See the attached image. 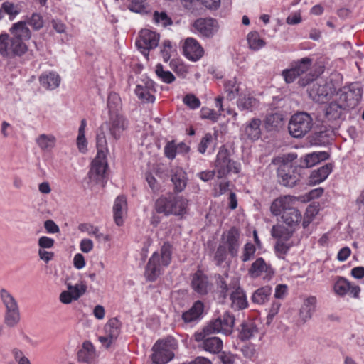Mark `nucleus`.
I'll return each mask as SVG.
<instances>
[{
  "instance_id": "f257e3e1",
  "label": "nucleus",
  "mask_w": 364,
  "mask_h": 364,
  "mask_svg": "<svg viewBox=\"0 0 364 364\" xmlns=\"http://www.w3.org/2000/svg\"><path fill=\"white\" fill-rule=\"evenodd\" d=\"M173 247L168 242H164L159 252H154L149 259L145 271V276L149 281H155L161 274L163 267L169 265L171 261Z\"/></svg>"
},
{
  "instance_id": "f03ea898",
  "label": "nucleus",
  "mask_w": 364,
  "mask_h": 364,
  "mask_svg": "<svg viewBox=\"0 0 364 364\" xmlns=\"http://www.w3.org/2000/svg\"><path fill=\"white\" fill-rule=\"evenodd\" d=\"M188 200L181 196H161L155 202V210L165 215L182 216L187 213Z\"/></svg>"
},
{
  "instance_id": "7ed1b4c3",
  "label": "nucleus",
  "mask_w": 364,
  "mask_h": 364,
  "mask_svg": "<svg viewBox=\"0 0 364 364\" xmlns=\"http://www.w3.org/2000/svg\"><path fill=\"white\" fill-rule=\"evenodd\" d=\"M235 316L229 312H225L215 319L211 320L200 332L194 334V338L197 342L204 338L205 333H222L230 335L233 330Z\"/></svg>"
},
{
  "instance_id": "20e7f679",
  "label": "nucleus",
  "mask_w": 364,
  "mask_h": 364,
  "mask_svg": "<svg viewBox=\"0 0 364 364\" xmlns=\"http://www.w3.org/2000/svg\"><path fill=\"white\" fill-rule=\"evenodd\" d=\"M363 90L358 83L344 86L337 92L336 100L346 110L356 107L362 97Z\"/></svg>"
},
{
  "instance_id": "39448f33",
  "label": "nucleus",
  "mask_w": 364,
  "mask_h": 364,
  "mask_svg": "<svg viewBox=\"0 0 364 364\" xmlns=\"http://www.w3.org/2000/svg\"><path fill=\"white\" fill-rule=\"evenodd\" d=\"M240 170V164L230 159V153L228 149L221 147L215 161V171L217 177L222 178L232 172L238 173Z\"/></svg>"
},
{
  "instance_id": "423d86ee",
  "label": "nucleus",
  "mask_w": 364,
  "mask_h": 364,
  "mask_svg": "<svg viewBox=\"0 0 364 364\" xmlns=\"http://www.w3.org/2000/svg\"><path fill=\"white\" fill-rule=\"evenodd\" d=\"M313 119L306 112H298L291 116L288 126L289 134L295 138L305 136L312 128Z\"/></svg>"
},
{
  "instance_id": "0eeeda50",
  "label": "nucleus",
  "mask_w": 364,
  "mask_h": 364,
  "mask_svg": "<svg viewBox=\"0 0 364 364\" xmlns=\"http://www.w3.org/2000/svg\"><path fill=\"white\" fill-rule=\"evenodd\" d=\"M301 166H294L289 162L282 164L277 168V176L280 184L286 187H294L301 177Z\"/></svg>"
},
{
  "instance_id": "6e6552de",
  "label": "nucleus",
  "mask_w": 364,
  "mask_h": 364,
  "mask_svg": "<svg viewBox=\"0 0 364 364\" xmlns=\"http://www.w3.org/2000/svg\"><path fill=\"white\" fill-rule=\"evenodd\" d=\"M25 43H19L8 33L0 34V55L9 58L21 56L27 51Z\"/></svg>"
},
{
  "instance_id": "1a4fd4ad",
  "label": "nucleus",
  "mask_w": 364,
  "mask_h": 364,
  "mask_svg": "<svg viewBox=\"0 0 364 364\" xmlns=\"http://www.w3.org/2000/svg\"><path fill=\"white\" fill-rule=\"evenodd\" d=\"M174 341L167 339L158 341L152 348L151 359L155 364H166L173 358V346Z\"/></svg>"
},
{
  "instance_id": "9d476101",
  "label": "nucleus",
  "mask_w": 364,
  "mask_h": 364,
  "mask_svg": "<svg viewBox=\"0 0 364 364\" xmlns=\"http://www.w3.org/2000/svg\"><path fill=\"white\" fill-rule=\"evenodd\" d=\"M159 34L149 29H143L140 32L139 38L136 41V46L141 53L148 58L150 50L158 46Z\"/></svg>"
},
{
  "instance_id": "9b49d317",
  "label": "nucleus",
  "mask_w": 364,
  "mask_h": 364,
  "mask_svg": "<svg viewBox=\"0 0 364 364\" xmlns=\"http://www.w3.org/2000/svg\"><path fill=\"white\" fill-rule=\"evenodd\" d=\"M127 119L122 114H111L109 120L102 126L109 131L114 140H119L128 127Z\"/></svg>"
},
{
  "instance_id": "f8f14e48",
  "label": "nucleus",
  "mask_w": 364,
  "mask_h": 364,
  "mask_svg": "<svg viewBox=\"0 0 364 364\" xmlns=\"http://www.w3.org/2000/svg\"><path fill=\"white\" fill-rule=\"evenodd\" d=\"M107 162L106 157L97 156L93 159L90 170L88 173L90 181L94 183L105 186L106 183V169Z\"/></svg>"
},
{
  "instance_id": "ddd939ff",
  "label": "nucleus",
  "mask_w": 364,
  "mask_h": 364,
  "mask_svg": "<svg viewBox=\"0 0 364 364\" xmlns=\"http://www.w3.org/2000/svg\"><path fill=\"white\" fill-rule=\"evenodd\" d=\"M120 328L121 323L117 318L109 319L104 327L105 334L99 336V341L106 348H109L119 336Z\"/></svg>"
},
{
  "instance_id": "4468645a",
  "label": "nucleus",
  "mask_w": 364,
  "mask_h": 364,
  "mask_svg": "<svg viewBox=\"0 0 364 364\" xmlns=\"http://www.w3.org/2000/svg\"><path fill=\"white\" fill-rule=\"evenodd\" d=\"M222 242L228 248L229 254L232 257H236L240 246L239 230L235 227L231 228L223 235Z\"/></svg>"
},
{
  "instance_id": "2eb2a0df",
  "label": "nucleus",
  "mask_w": 364,
  "mask_h": 364,
  "mask_svg": "<svg viewBox=\"0 0 364 364\" xmlns=\"http://www.w3.org/2000/svg\"><path fill=\"white\" fill-rule=\"evenodd\" d=\"M194 28L206 38L213 37L218 31L219 26L214 18H198L193 23Z\"/></svg>"
},
{
  "instance_id": "dca6fc26",
  "label": "nucleus",
  "mask_w": 364,
  "mask_h": 364,
  "mask_svg": "<svg viewBox=\"0 0 364 364\" xmlns=\"http://www.w3.org/2000/svg\"><path fill=\"white\" fill-rule=\"evenodd\" d=\"M154 82L147 77L141 80L135 89V93L138 97L146 102H154L155 97L152 92L156 91L154 87Z\"/></svg>"
},
{
  "instance_id": "f3484780",
  "label": "nucleus",
  "mask_w": 364,
  "mask_h": 364,
  "mask_svg": "<svg viewBox=\"0 0 364 364\" xmlns=\"http://www.w3.org/2000/svg\"><path fill=\"white\" fill-rule=\"evenodd\" d=\"M296 198L291 196H284L275 199L271 205V212L274 215H282L284 212H290V209H296L294 205Z\"/></svg>"
},
{
  "instance_id": "a211bd4d",
  "label": "nucleus",
  "mask_w": 364,
  "mask_h": 364,
  "mask_svg": "<svg viewBox=\"0 0 364 364\" xmlns=\"http://www.w3.org/2000/svg\"><path fill=\"white\" fill-rule=\"evenodd\" d=\"M227 279L228 275L222 276L218 274L215 276L217 291L220 298L223 300L225 299L239 284L237 279L232 280L230 282H228Z\"/></svg>"
},
{
  "instance_id": "6ab92c4d",
  "label": "nucleus",
  "mask_w": 364,
  "mask_h": 364,
  "mask_svg": "<svg viewBox=\"0 0 364 364\" xmlns=\"http://www.w3.org/2000/svg\"><path fill=\"white\" fill-rule=\"evenodd\" d=\"M183 53L191 60L196 61L203 55V49L198 42L193 38L186 39L183 46Z\"/></svg>"
},
{
  "instance_id": "aec40b11",
  "label": "nucleus",
  "mask_w": 364,
  "mask_h": 364,
  "mask_svg": "<svg viewBox=\"0 0 364 364\" xmlns=\"http://www.w3.org/2000/svg\"><path fill=\"white\" fill-rule=\"evenodd\" d=\"M261 124V119L259 118H252L245 124L244 129L242 131V136L251 141L257 140L262 134Z\"/></svg>"
},
{
  "instance_id": "412c9836",
  "label": "nucleus",
  "mask_w": 364,
  "mask_h": 364,
  "mask_svg": "<svg viewBox=\"0 0 364 364\" xmlns=\"http://www.w3.org/2000/svg\"><path fill=\"white\" fill-rule=\"evenodd\" d=\"M9 32L12 38L14 40H17L19 43H25L31 36V31L27 26L26 21H21L14 23L9 29Z\"/></svg>"
},
{
  "instance_id": "4be33fe9",
  "label": "nucleus",
  "mask_w": 364,
  "mask_h": 364,
  "mask_svg": "<svg viewBox=\"0 0 364 364\" xmlns=\"http://www.w3.org/2000/svg\"><path fill=\"white\" fill-rule=\"evenodd\" d=\"M334 291L340 296L350 294L354 298H358L360 289L358 286H351L345 278L339 277L334 284Z\"/></svg>"
},
{
  "instance_id": "5701e85b",
  "label": "nucleus",
  "mask_w": 364,
  "mask_h": 364,
  "mask_svg": "<svg viewBox=\"0 0 364 364\" xmlns=\"http://www.w3.org/2000/svg\"><path fill=\"white\" fill-rule=\"evenodd\" d=\"M317 299L314 296H309L304 300L299 310V318L304 322L310 320L316 311Z\"/></svg>"
},
{
  "instance_id": "b1692460",
  "label": "nucleus",
  "mask_w": 364,
  "mask_h": 364,
  "mask_svg": "<svg viewBox=\"0 0 364 364\" xmlns=\"http://www.w3.org/2000/svg\"><path fill=\"white\" fill-rule=\"evenodd\" d=\"M215 333H205L204 338L200 341H203L201 347L205 350L211 353H218L223 348V341L218 337H208L211 334Z\"/></svg>"
},
{
  "instance_id": "393cba45",
  "label": "nucleus",
  "mask_w": 364,
  "mask_h": 364,
  "mask_svg": "<svg viewBox=\"0 0 364 364\" xmlns=\"http://www.w3.org/2000/svg\"><path fill=\"white\" fill-rule=\"evenodd\" d=\"M191 286L198 294L201 295L206 294L209 289L208 277L201 271H197L193 275Z\"/></svg>"
},
{
  "instance_id": "a878e982",
  "label": "nucleus",
  "mask_w": 364,
  "mask_h": 364,
  "mask_svg": "<svg viewBox=\"0 0 364 364\" xmlns=\"http://www.w3.org/2000/svg\"><path fill=\"white\" fill-rule=\"evenodd\" d=\"M230 298L232 301L231 306L234 309H244L247 306L246 295L239 284L232 291H231Z\"/></svg>"
},
{
  "instance_id": "bb28decb",
  "label": "nucleus",
  "mask_w": 364,
  "mask_h": 364,
  "mask_svg": "<svg viewBox=\"0 0 364 364\" xmlns=\"http://www.w3.org/2000/svg\"><path fill=\"white\" fill-rule=\"evenodd\" d=\"M127 199L124 196H118L114 203V219L117 225L123 224V218L127 210Z\"/></svg>"
},
{
  "instance_id": "cd10ccee",
  "label": "nucleus",
  "mask_w": 364,
  "mask_h": 364,
  "mask_svg": "<svg viewBox=\"0 0 364 364\" xmlns=\"http://www.w3.org/2000/svg\"><path fill=\"white\" fill-rule=\"evenodd\" d=\"M204 306L200 301H196L188 311L182 314V319L185 323H191L198 320L203 312Z\"/></svg>"
},
{
  "instance_id": "c85d7f7f",
  "label": "nucleus",
  "mask_w": 364,
  "mask_h": 364,
  "mask_svg": "<svg viewBox=\"0 0 364 364\" xmlns=\"http://www.w3.org/2000/svg\"><path fill=\"white\" fill-rule=\"evenodd\" d=\"M171 181L176 192L184 190L187 183L186 173L181 168H175L171 170Z\"/></svg>"
},
{
  "instance_id": "c756f323",
  "label": "nucleus",
  "mask_w": 364,
  "mask_h": 364,
  "mask_svg": "<svg viewBox=\"0 0 364 364\" xmlns=\"http://www.w3.org/2000/svg\"><path fill=\"white\" fill-rule=\"evenodd\" d=\"M258 333V328L256 323L251 321H244L240 325L239 338L242 341H247Z\"/></svg>"
},
{
  "instance_id": "7c9ffc66",
  "label": "nucleus",
  "mask_w": 364,
  "mask_h": 364,
  "mask_svg": "<svg viewBox=\"0 0 364 364\" xmlns=\"http://www.w3.org/2000/svg\"><path fill=\"white\" fill-rule=\"evenodd\" d=\"M272 269L267 264L264 260L259 257L257 259L249 269V274L251 277L256 278L262 275L263 273L269 274Z\"/></svg>"
},
{
  "instance_id": "2f4dec72",
  "label": "nucleus",
  "mask_w": 364,
  "mask_h": 364,
  "mask_svg": "<svg viewBox=\"0 0 364 364\" xmlns=\"http://www.w3.org/2000/svg\"><path fill=\"white\" fill-rule=\"evenodd\" d=\"M259 101L250 94L240 95L237 105V107L242 110L252 112L259 106Z\"/></svg>"
},
{
  "instance_id": "473e14b6",
  "label": "nucleus",
  "mask_w": 364,
  "mask_h": 364,
  "mask_svg": "<svg viewBox=\"0 0 364 364\" xmlns=\"http://www.w3.org/2000/svg\"><path fill=\"white\" fill-rule=\"evenodd\" d=\"M282 219L288 227L296 230L302 219V216L297 209H290V212L285 211L282 213Z\"/></svg>"
},
{
  "instance_id": "72a5a7b5",
  "label": "nucleus",
  "mask_w": 364,
  "mask_h": 364,
  "mask_svg": "<svg viewBox=\"0 0 364 364\" xmlns=\"http://www.w3.org/2000/svg\"><path fill=\"white\" fill-rule=\"evenodd\" d=\"M331 171L332 165L330 164H326L317 170H314L309 177V183L311 185L320 183L328 177Z\"/></svg>"
},
{
  "instance_id": "f704fd0d",
  "label": "nucleus",
  "mask_w": 364,
  "mask_h": 364,
  "mask_svg": "<svg viewBox=\"0 0 364 364\" xmlns=\"http://www.w3.org/2000/svg\"><path fill=\"white\" fill-rule=\"evenodd\" d=\"M95 350L92 343L88 341L82 343V348L77 353L79 361L90 363L95 358Z\"/></svg>"
},
{
  "instance_id": "c9c22d12",
  "label": "nucleus",
  "mask_w": 364,
  "mask_h": 364,
  "mask_svg": "<svg viewBox=\"0 0 364 364\" xmlns=\"http://www.w3.org/2000/svg\"><path fill=\"white\" fill-rule=\"evenodd\" d=\"M0 299L4 306L5 311H14L19 309V306L16 298L6 289H0Z\"/></svg>"
},
{
  "instance_id": "e433bc0d",
  "label": "nucleus",
  "mask_w": 364,
  "mask_h": 364,
  "mask_svg": "<svg viewBox=\"0 0 364 364\" xmlns=\"http://www.w3.org/2000/svg\"><path fill=\"white\" fill-rule=\"evenodd\" d=\"M36 143L43 151H50L55 146L56 138L53 134H41L36 139Z\"/></svg>"
},
{
  "instance_id": "4c0bfd02",
  "label": "nucleus",
  "mask_w": 364,
  "mask_h": 364,
  "mask_svg": "<svg viewBox=\"0 0 364 364\" xmlns=\"http://www.w3.org/2000/svg\"><path fill=\"white\" fill-rule=\"evenodd\" d=\"M331 89L326 84L314 83L310 90V96L316 101H323L330 94Z\"/></svg>"
},
{
  "instance_id": "58836bf2",
  "label": "nucleus",
  "mask_w": 364,
  "mask_h": 364,
  "mask_svg": "<svg viewBox=\"0 0 364 364\" xmlns=\"http://www.w3.org/2000/svg\"><path fill=\"white\" fill-rule=\"evenodd\" d=\"M294 229L290 227H285L282 225H274L271 230V235L278 240L287 241L293 235Z\"/></svg>"
},
{
  "instance_id": "ea45409f",
  "label": "nucleus",
  "mask_w": 364,
  "mask_h": 364,
  "mask_svg": "<svg viewBox=\"0 0 364 364\" xmlns=\"http://www.w3.org/2000/svg\"><path fill=\"white\" fill-rule=\"evenodd\" d=\"M41 85L48 90L57 88L60 82L59 75L55 73H48L43 74L40 77Z\"/></svg>"
},
{
  "instance_id": "a19ab883",
  "label": "nucleus",
  "mask_w": 364,
  "mask_h": 364,
  "mask_svg": "<svg viewBox=\"0 0 364 364\" xmlns=\"http://www.w3.org/2000/svg\"><path fill=\"white\" fill-rule=\"evenodd\" d=\"M346 110L345 107H343L341 104L336 100L335 102H332L327 105L325 114L328 120H336L339 119Z\"/></svg>"
},
{
  "instance_id": "79ce46f5",
  "label": "nucleus",
  "mask_w": 364,
  "mask_h": 364,
  "mask_svg": "<svg viewBox=\"0 0 364 364\" xmlns=\"http://www.w3.org/2000/svg\"><path fill=\"white\" fill-rule=\"evenodd\" d=\"M96 145L97 148V156L106 157L108 149L104 126H101L97 133Z\"/></svg>"
},
{
  "instance_id": "37998d69",
  "label": "nucleus",
  "mask_w": 364,
  "mask_h": 364,
  "mask_svg": "<svg viewBox=\"0 0 364 364\" xmlns=\"http://www.w3.org/2000/svg\"><path fill=\"white\" fill-rule=\"evenodd\" d=\"M264 124L268 131L277 129L284 124L283 115L280 113L268 114L264 119Z\"/></svg>"
},
{
  "instance_id": "c03bdc74",
  "label": "nucleus",
  "mask_w": 364,
  "mask_h": 364,
  "mask_svg": "<svg viewBox=\"0 0 364 364\" xmlns=\"http://www.w3.org/2000/svg\"><path fill=\"white\" fill-rule=\"evenodd\" d=\"M272 293V288L269 286L262 287L257 289L252 296V301L257 304H263L268 301Z\"/></svg>"
},
{
  "instance_id": "a18cd8bd",
  "label": "nucleus",
  "mask_w": 364,
  "mask_h": 364,
  "mask_svg": "<svg viewBox=\"0 0 364 364\" xmlns=\"http://www.w3.org/2000/svg\"><path fill=\"white\" fill-rule=\"evenodd\" d=\"M21 321L20 309L14 311H5L4 316V324L10 328H14L16 327Z\"/></svg>"
},
{
  "instance_id": "49530a36",
  "label": "nucleus",
  "mask_w": 364,
  "mask_h": 364,
  "mask_svg": "<svg viewBox=\"0 0 364 364\" xmlns=\"http://www.w3.org/2000/svg\"><path fill=\"white\" fill-rule=\"evenodd\" d=\"M329 154L326 151L313 152L306 156L304 164L306 168L311 167L321 161L328 159Z\"/></svg>"
},
{
  "instance_id": "de8ad7c7",
  "label": "nucleus",
  "mask_w": 364,
  "mask_h": 364,
  "mask_svg": "<svg viewBox=\"0 0 364 364\" xmlns=\"http://www.w3.org/2000/svg\"><path fill=\"white\" fill-rule=\"evenodd\" d=\"M0 9L2 14L4 13L9 16L10 20H14L21 13V6L11 1L4 2Z\"/></svg>"
},
{
  "instance_id": "09e8293b",
  "label": "nucleus",
  "mask_w": 364,
  "mask_h": 364,
  "mask_svg": "<svg viewBox=\"0 0 364 364\" xmlns=\"http://www.w3.org/2000/svg\"><path fill=\"white\" fill-rule=\"evenodd\" d=\"M224 89L227 94V98L232 100L239 95L240 83L235 78H233L225 82Z\"/></svg>"
},
{
  "instance_id": "8fccbe9b",
  "label": "nucleus",
  "mask_w": 364,
  "mask_h": 364,
  "mask_svg": "<svg viewBox=\"0 0 364 364\" xmlns=\"http://www.w3.org/2000/svg\"><path fill=\"white\" fill-rule=\"evenodd\" d=\"M249 47L255 50H259L265 45V42L260 38L257 32H250L247 36Z\"/></svg>"
},
{
  "instance_id": "3c124183",
  "label": "nucleus",
  "mask_w": 364,
  "mask_h": 364,
  "mask_svg": "<svg viewBox=\"0 0 364 364\" xmlns=\"http://www.w3.org/2000/svg\"><path fill=\"white\" fill-rule=\"evenodd\" d=\"M155 73L157 77L164 82L170 84L173 82L176 77L173 73L168 70H164L162 65L157 64L156 66Z\"/></svg>"
},
{
  "instance_id": "603ef678",
  "label": "nucleus",
  "mask_w": 364,
  "mask_h": 364,
  "mask_svg": "<svg viewBox=\"0 0 364 364\" xmlns=\"http://www.w3.org/2000/svg\"><path fill=\"white\" fill-rule=\"evenodd\" d=\"M87 125L86 120L85 119L81 120L80 126L78 129V136L77 138V144L80 151L83 152L85 150L87 146V141L85 136V129Z\"/></svg>"
},
{
  "instance_id": "864d4df0",
  "label": "nucleus",
  "mask_w": 364,
  "mask_h": 364,
  "mask_svg": "<svg viewBox=\"0 0 364 364\" xmlns=\"http://www.w3.org/2000/svg\"><path fill=\"white\" fill-rule=\"evenodd\" d=\"M153 20L155 23L164 27L173 24V21L165 11H154Z\"/></svg>"
},
{
  "instance_id": "5fc2aeb1",
  "label": "nucleus",
  "mask_w": 364,
  "mask_h": 364,
  "mask_svg": "<svg viewBox=\"0 0 364 364\" xmlns=\"http://www.w3.org/2000/svg\"><path fill=\"white\" fill-rule=\"evenodd\" d=\"M312 64V60L309 58H304L299 61L292 64L294 69L297 71L299 76L306 73Z\"/></svg>"
},
{
  "instance_id": "6e6d98bb",
  "label": "nucleus",
  "mask_w": 364,
  "mask_h": 364,
  "mask_svg": "<svg viewBox=\"0 0 364 364\" xmlns=\"http://www.w3.org/2000/svg\"><path fill=\"white\" fill-rule=\"evenodd\" d=\"M147 0H127L128 9L136 13L146 11Z\"/></svg>"
},
{
  "instance_id": "4d7b16f0",
  "label": "nucleus",
  "mask_w": 364,
  "mask_h": 364,
  "mask_svg": "<svg viewBox=\"0 0 364 364\" xmlns=\"http://www.w3.org/2000/svg\"><path fill=\"white\" fill-rule=\"evenodd\" d=\"M107 107L110 112L118 111L121 107V99L118 94L112 92L107 98Z\"/></svg>"
},
{
  "instance_id": "13d9d810",
  "label": "nucleus",
  "mask_w": 364,
  "mask_h": 364,
  "mask_svg": "<svg viewBox=\"0 0 364 364\" xmlns=\"http://www.w3.org/2000/svg\"><path fill=\"white\" fill-rule=\"evenodd\" d=\"M68 289L73 296L74 300H77L82 294H84L87 289V286L82 282L71 285L68 284Z\"/></svg>"
},
{
  "instance_id": "bf43d9fd",
  "label": "nucleus",
  "mask_w": 364,
  "mask_h": 364,
  "mask_svg": "<svg viewBox=\"0 0 364 364\" xmlns=\"http://www.w3.org/2000/svg\"><path fill=\"white\" fill-rule=\"evenodd\" d=\"M26 21V24H29L34 30L36 31L42 28L44 24L43 17L38 13H33Z\"/></svg>"
},
{
  "instance_id": "052dcab7",
  "label": "nucleus",
  "mask_w": 364,
  "mask_h": 364,
  "mask_svg": "<svg viewBox=\"0 0 364 364\" xmlns=\"http://www.w3.org/2000/svg\"><path fill=\"white\" fill-rule=\"evenodd\" d=\"M256 248L252 243H246L244 246L242 255L241 257L242 261L245 262L250 260L255 255Z\"/></svg>"
},
{
  "instance_id": "680f3d73",
  "label": "nucleus",
  "mask_w": 364,
  "mask_h": 364,
  "mask_svg": "<svg viewBox=\"0 0 364 364\" xmlns=\"http://www.w3.org/2000/svg\"><path fill=\"white\" fill-rule=\"evenodd\" d=\"M227 258V249L224 245L220 244L215 254V261L218 266H220Z\"/></svg>"
},
{
  "instance_id": "e2e57ef3",
  "label": "nucleus",
  "mask_w": 364,
  "mask_h": 364,
  "mask_svg": "<svg viewBox=\"0 0 364 364\" xmlns=\"http://www.w3.org/2000/svg\"><path fill=\"white\" fill-rule=\"evenodd\" d=\"M284 240H277L275 245V250L278 255V257L281 259L284 258V255L289 251L291 245L289 243H286L284 242Z\"/></svg>"
},
{
  "instance_id": "0e129e2a",
  "label": "nucleus",
  "mask_w": 364,
  "mask_h": 364,
  "mask_svg": "<svg viewBox=\"0 0 364 364\" xmlns=\"http://www.w3.org/2000/svg\"><path fill=\"white\" fill-rule=\"evenodd\" d=\"M183 102L187 106H188L191 109L198 108L200 105L199 99L197 98L195 95H191V94L186 95L184 97Z\"/></svg>"
},
{
  "instance_id": "69168bd1",
  "label": "nucleus",
  "mask_w": 364,
  "mask_h": 364,
  "mask_svg": "<svg viewBox=\"0 0 364 364\" xmlns=\"http://www.w3.org/2000/svg\"><path fill=\"white\" fill-rule=\"evenodd\" d=\"M55 240L47 236H42L38 240L39 249H50L54 246Z\"/></svg>"
},
{
  "instance_id": "338daca9",
  "label": "nucleus",
  "mask_w": 364,
  "mask_h": 364,
  "mask_svg": "<svg viewBox=\"0 0 364 364\" xmlns=\"http://www.w3.org/2000/svg\"><path fill=\"white\" fill-rule=\"evenodd\" d=\"M177 153L176 144L173 141H169L164 147V154L166 157L170 159H173Z\"/></svg>"
},
{
  "instance_id": "774afa93",
  "label": "nucleus",
  "mask_w": 364,
  "mask_h": 364,
  "mask_svg": "<svg viewBox=\"0 0 364 364\" xmlns=\"http://www.w3.org/2000/svg\"><path fill=\"white\" fill-rule=\"evenodd\" d=\"M213 141V136L212 134L210 133H207L205 134V136L202 138L199 145L198 150L200 153L204 154L208 146V145L212 142Z\"/></svg>"
}]
</instances>
